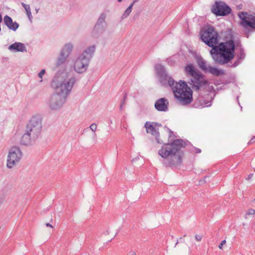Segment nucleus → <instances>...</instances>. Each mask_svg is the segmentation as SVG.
<instances>
[{"mask_svg":"<svg viewBox=\"0 0 255 255\" xmlns=\"http://www.w3.org/2000/svg\"><path fill=\"white\" fill-rule=\"evenodd\" d=\"M202 40L212 48L210 54L214 62L220 65L228 64L235 56L234 41L230 39L218 43V33L213 26H208L201 33Z\"/></svg>","mask_w":255,"mask_h":255,"instance_id":"f257e3e1","label":"nucleus"},{"mask_svg":"<svg viewBox=\"0 0 255 255\" xmlns=\"http://www.w3.org/2000/svg\"><path fill=\"white\" fill-rule=\"evenodd\" d=\"M155 69L160 83L163 86L168 85L171 87L175 97L180 104L187 105L192 102L193 91L186 82L183 81L178 83L176 82L168 75L165 68L161 64H156Z\"/></svg>","mask_w":255,"mask_h":255,"instance_id":"f03ea898","label":"nucleus"},{"mask_svg":"<svg viewBox=\"0 0 255 255\" xmlns=\"http://www.w3.org/2000/svg\"><path fill=\"white\" fill-rule=\"evenodd\" d=\"M187 145V142L181 139H174L170 143L166 144L159 150V154L164 160L162 163L165 167H174L180 165L182 162L183 152L181 150Z\"/></svg>","mask_w":255,"mask_h":255,"instance_id":"7ed1b4c3","label":"nucleus"},{"mask_svg":"<svg viewBox=\"0 0 255 255\" xmlns=\"http://www.w3.org/2000/svg\"><path fill=\"white\" fill-rule=\"evenodd\" d=\"M67 74L65 72H58L53 79L51 86L55 90L58 94H60L66 98L71 92L76 80L74 77L66 79Z\"/></svg>","mask_w":255,"mask_h":255,"instance_id":"20e7f679","label":"nucleus"},{"mask_svg":"<svg viewBox=\"0 0 255 255\" xmlns=\"http://www.w3.org/2000/svg\"><path fill=\"white\" fill-rule=\"evenodd\" d=\"M185 70L187 74L191 76L188 82L191 89L196 92L204 91L208 84L205 76L191 64L186 65Z\"/></svg>","mask_w":255,"mask_h":255,"instance_id":"39448f33","label":"nucleus"},{"mask_svg":"<svg viewBox=\"0 0 255 255\" xmlns=\"http://www.w3.org/2000/svg\"><path fill=\"white\" fill-rule=\"evenodd\" d=\"M95 50L96 46L91 45L86 48L78 56L74 65V70L77 73L82 74L87 70Z\"/></svg>","mask_w":255,"mask_h":255,"instance_id":"423d86ee","label":"nucleus"},{"mask_svg":"<svg viewBox=\"0 0 255 255\" xmlns=\"http://www.w3.org/2000/svg\"><path fill=\"white\" fill-rule=\"evenodd\" d=\"M22 157V152L18 146L9 148L6 160V166L11 169L18 163Z\"/></svg>","mask_w":255,"mask_h":255,"instance_id":"0eeeda50","label":"nucleus"},{"mask_svg":"<svg viewBox=\"0 0 255 255\" xmlns=\"http://www.w3.org/2000/svg\"><path fill=\"white\" fill-rule=\"evenodd\" d=\"M42 125L41 122L36 118H32L26 127V131L33 138L35 139L38 137L41 131Z\"/></svg>","mask_w":255,"mask_h":255,"instance_id":"6e6552de","label":"nucleus"},{"mask_svg":"<svg viewBox=\"0 0 255 255\" xmlns=\"http://www.w3.org/2000/svg\"><path fill=\"white\" fill-rule=\"evenodd\" d=\"M107 15L105 12L101 13L91 33L94 38H98L105 30L107 27L106 18Z\"/></svg>","mask_w":255,"mask_h":255,"instance_id":"1a4fd4ad","label":"nucleus"},{"mask_svg":"<svg viewBox=\"0 0 255 255\" xmlns=\"http://www.w3.org/2000/svg\"><path fill=\"white\" fill-rule=\"evenodd\" d=\"M238 15L242 20L241 24L245 29L255 30V15L248 14L246 12H241Z\"/></svg>","mask_w":255,"mask_h":255,"instance_id":"9d476101","label":"nucleus"},{"mask_svg":"<svg viewBox=\"0 0 255 255\" xmlns=\"http://www.w3.org/2000/svg\"><path fill=\"white\" fill-rule=\"evenodd\" d=\"M197 62L199 67L205 73H209L215 76H219L225 74L223 70L218 69L210 65H207L206 61L201 57L197 58Z\"/></svg>","mask_w":255,"mask_h":255,"instance_id":"9b49d317","label":"nucleus"},{"mask_svg":"<svg viewBox=\"0 0 255 255\" xmlns=\"http://www.w3.org/2000/svg\"><path fill=\"white\" fill-rule=\"evenodd\" d=\"M211 11L217 16H225L230 14L232 9L225 2L218 1L212 5Z\"/></svg>","mask_w":255,"mask_h":255,"instance_id":"f8f14e48","label":"nucleus"},{"mask_svg":"<svg viewBox=\"0 0 255 255\" xmlns=\"http://www.w3.org/2000/svg\"><path fill=\"white\" fill-rule=\"evenodd\" d=\"M66 98L56 93L52 95L49 98L48 105L52 110L61 109L66 101Z\"/></svg>","mask_w":255,"mask_h":255,"instance_id":"ddd939ff","label":"nucleus"},{"mask_svg":"<svg viewBox=\"0 0 255 255\" xmlns=\"http://www.w3.org/2000/svg\"><path fill=\"white\" fill-rule=\"evenodd\" d=\"M198 96L195 99L193 107L195 108H202L204 107H209L211 106V100L208 101L206 100L205 97L202 95V92H197Z\"/></svg>","mask_w":255,"mask_h":255,"instance_id":"4468645a","label":"nucleus"},{"mask_svg":"<svg viewBox=\"0 0 255 255\" xmlns=\"http://www.w3.org/2000/svg\"><path fill=\"white\" fill-rule=\"evenodd\" d=\"M168 106L169 102L166 98L157 99L154 103L155 109L159 112H167Z\"/></svg>","mask_w":255,"mask_h":255,"instance_id":"2eb2a0df","label":"nucleus"},{"mask_svg":"<svg viewBox=\"0 0 255 255\" xmlns=\"http://www.w3.org/2000/svg\"><path fill=\"white\" fill-rule=\"evenodd\" d=\"M144 127L146 128L147 133H150L152 135L155 136L156 140L158 143L162 144L163 143L162 141L159 139L160 134L158 131V128H157L156 127L151 125L150 123L148 122L145 123Z\"/></svg>","mask_w":255,"mask_h":255,"instance_id":"dca6fc26","label":"nucleus"},{"mask_svg":"<svg viewBox=\"0 0 255 255\" xmlns=\"http://www.w3.org/2000/svg\"><path fill=\"white\" fill-rule=\"evenodd\" d=\"M3 21L8 28L13 31H15L19 27V24L16 21L13 22L12 18L7 15L4 16Z\"/></svg>","mask_w":255,"mask_h":255,"instance_id":"f3484780","label":"nucleus"},{"mask_svg":"<svg viewBox=\"0 0 255 255\" xmlns=\"http://www.w3.org/2000/svg\"><path fill=\"white\" fill-rule=\"evenodd\" d=\"M8 50L14 52H26V48L25 45L21 42H15L8 47Z\"/></svg>","mask_w":255,"mask_h":255,"instance_id":"a211bd4d","label":"nucleus"},{"mask_svg":"<svg viewBox=\"0 0 255 255\" xmlns=\"http://www.w3.org/2000/svg\"><path fill=\"white\" fill-rule=\"evenodd\" d=\"M35 140V138H33L32 136L25 131V133L22 136L20 142L23 145H29Z\"/></svg>","mask_w":255,"mask_h":255,"instance_id":"6ab92c4d","label":"nucleus"},{"mask_svg":"<svg viewBox=\"0 0 255 255\" xmlns=\"http://www.w3.org/2000/svg\"><path fill=\"white\" fill-rule=\"evenodd\" d=\"M246 56L244 50L243 48H240L239 53L238 55V58L236 61L232 64L230 66L232 68L236 67L240 63V60L245 58Z\"/></svg>","mask_w":255,"mask_h":255,"instance_id":"aec40b11","label":"nucleus"},{"mask_svg":"<svg viewBox=\"0 0 255 255\" xmlns=\"http://www.w3.org/2000/svg\"><path fill=\"white\" fill-rule=\"evenodd\" d=\"M68 57L64 55L63 52H61L59 57L58 58L56 66L57 67L63 66L65 64L66 61Z\"/></svg>","mask_w":255,"mask_h":255,"instance_id":"412c9836","label":"nucleus"},{"mask_svg":"<svg viewBox=\"0 0 255 255\" xmlns=\"http://www.w3.org/2000/svg\"><path fill=\"white\" fill-rule=\"evenodd\" d=\"M73 48L72 44L69 43L66 44L61 50V52H63L65 55L68 57L72 52Z\"/></svg>","mask_w":255,"mask_h":255,"instance_id":"4be33fe9","label":"nucleus"},{"mask_svg":"<svg viewBox=\"0 0 255 255\" xmlns=\"http://www.w3.org/2000/svg\"><path fill=\"white\" fill-rule=\"evenodd\" d=\"M21 5L23 7L24 9L25 10L26 14H27V15L28 16V18L29 21L30 22H31L32 20V18H33V17L32 16V14H31V9H30V5L29 4H27L24 3V2H22L21 3Z\"/></svg>","mask_w":255,"mask_h":255,"instance_id":"5701e85b","label":"nucleus"},{"mask_svg":"<svg viewBox=\"0 0 255 255\" xmlns=\"http://www.w3.org/2000/svg\"><path fill=\"white\" fill-rule=\"evenodd\" d=\"M133 4H134V3L133 2H132L129 5V6L126 9V10H125V11L124 12V13H123V14L121 16L122 20H123L125 18H127V17L128 16V15H129V14L131 12L132 8V6H133Z\"/></svg>","mask_w":255,"mask_h":255,"instance_id":"b1692460","label":"nucleus"},{"mask_svg":"<svg viewBox=\"0 0 255 255\" xmlns=\"http://www.w3.org/2000/svg\"><path fill=\"white\" fill-rule=\"evenodd\" d=\"M127 94L126 93H125L124 95V97H123V99L121 101V104H120V110H123V107L125 106V105L126 104V101L127 100Z\"/></svg>","mask_w":255,"mask_h":255,"instance_id":"393cba45","label":"nucleus"},{"mask_svg":"<svg viewBox=\"0 0 255 255\" xmlns=\"http://www.w3.org/2000/svg\"><path fill=\"white\" fill-rule=\"evenodd\" d=\"M255 213V210L253 209H250L247 212L246 214L245 218H247V215H254Z\"/></svg>","mask_w":255,"mask_h":255,"instance_id":"a878e982","label":"nucleus"},{"mask_svg":"<svg viewBox=\"0 0 255 255\" xmlns=\"http://www.w3.org/2000/svg\"><path fill=\"white\" fill-rule=\"evenodd\" d=\"M90 128L95 133L97 129V125L96 124H92L90 125Z\"/></svg>","mask_w":255,"mask_h":255,"instance_id":"bb28decb","label":"nucleus"},{"mask_svg":"<svg viewBox=\"0 0 255 255\" xmlns=\"http://www.w3.org/2000/svg\"><path fill=\"white\" fill-rule=\"evenodd\" d=\"M150 124L154 126V127H156L157 128H158V127L162 126L161 124L155 122L150 123Z\"/></svg>","mask_w":255,"mask_h":255,"instance_id":"cd10ccee","label":"nucleus"},{"mask_svg":"<svg viewBox=\"0 0 255 255\" xmlns=\"http://www.w3.org/2000/svg\"><path fill=\"white\" fill-rule=\"evenodd\" d=\"M45 73V70L44 69H42L39 73H38V77L40 78H42V76L44 75V74Z\"/></svg>","mask_w":255,"mask_h":255,"instance_id":"c85d7f7f","label":"nucleus"},{"mask_svg":"<svg viewBox=\"0 0 255 255\" xmlns=\"http://www.w3.org/2000/svg\"><path fill=\"white\" fill-rule=\"evenodd\" d=\"M226 243V241L225 240L222 241L221 242V243H220V245L219 246V248L220 249H222V247L224 245H225Z\"/></svg>","mask_w":255,"mask_h":255,"instance_id":"c756f323","label":"nucleus"},{"mask_svg":"<svg viewBox=\"0 0 255 255\" xmlns=\"http://www.w3.org/2000/svg\"><path fill=\"white\" fill-rule=\"evenodd\" d=\"M195 239H196V241H201V240L202 239V237L201 236L196 235L195 236Z\"/></svg>","mask_w":255,"mask_h":255,"instance_id":"7c9ffc66","label":"nucleus"},{"mask_svg":"<svg viewBox=\"0 0 255 255\" xmlns=\"http://www.w3.org/2000/svg\"><path fill=\"white\" fill-rule=\"evenodd\" d=\"M255 142V136L252 137L250 141L248 142V144H251Z\"/></svg>","mask_w":255,"mask_h":255,"instance_id":"2f4dec72","label":"nucleus"},{"mask_svg":"<svg viewBox=\"0 0 255 255\" xmlns=\"http://www.w3.org/2000/svg\"><path fill=\"white\" fill-rule=\"evenodd\" d=\"M167 129L169 132V137H171L172 136H174L173 132L171 130H170L169 128H167Z\"/></svg>","mask_w":255,"mask_h":255,"instance_id":"473e14b6","label":"nucleus"},{"mask_svg":"<svg viewBox=\"0 0 255 255\" xmlns=\"http://www.w3.org/2000/svg\"><path fill=\"white\" fill-rule=\"evenodd\" d=\"M201 152V150L198 148H195V152L196 153H199Z\"/></svg>","mask_w":255,"mask_h":255,"instance_id":"72a5a7b5","label":"nucleus"},{"mask_svg":"<svg viewBox=\"0 0 255 255\" xmlns=\"http://www.w3.org/2000/svg\"><path fill=\"white\" fill-rule=\"evenodd\" d=\"M253 175V174H250L248 176V178H247V180H250V179H251L252 178V176Z\"/></svg>","mask_w":255,"mask_h":255,"instance_id":"f704fd0d","label":"nucleus"},{"mask_svg":"<svg viewBox=\"0 0 255 255\" xmlns=\"http://www.w3.org/2000/svg\"><path fill=\"white\" fill-rule=\"evenodd\" d=\"M127 255H136V254L134 252L129 253L127 254Z\"/></svg>","mask_w":255,"mask_h":255,"instance_id":"c9c22d12","label":"nucleus"},{"mask_svg":"<svg viewBox=\"0 0 255 255\" xmlns=\"http://www.w3.org/2000/svg\"><path fill=\"white\" fill-rule=\"evenodd\" d=\"M46 226L47 227H51V228H52V226L50 223H46Z\"/></svg>","mask_w":255,"mask_h":255,"instance_id":"e433bc0d","label":"nucleus"},{"mask_svg":"<svg viewBox=\"0 0 255 255\" xmlns=\"http://www.w3.org/2000/svg\"><path fill=\"white\" fill-rule=\"evenodd\" d=\"M139 0H133V3L134 4L135 2H137Z\"/></svg>","mask_w":255,"mask_h":255,"instance_id":"4c0bfd02","label":"nucleus"},{"mask_svg":"<svg viewBox=\"0 0 255 255\" xmlns=\"http://www.w3.org/2000/svg\"><path fill=\"white\" fill-rule=\"evenodd\" d=\"M38 10H39V8H36V9H35V11H36V13H38Z\"/></svg>","mask_w":255,"mask_h":255,"instance_id":"58836bf2","label":"nucleus"},{"mask_svg":"<svg viewBox=\"0 0 255 255\" xmlns=\"http://www.w3.org/2000/svg\"><path fill=\"white\" fill-rule=\"evenodd\" d=\"M118 1L119 2H121V1H122V0H118Z\"/></svg>","mask_w":255,"mask_h":255,"instance_id":"ea45409f","label":"nucleus"},{"mask_svg":"<svg viewBox=\"0 0 255 255\" xmlns=\"http://www.w3.org/2000/svg\"><path fill=\"white\" fill-rule=\"evenodd\" d=\"M206 96H207L208 97H209L208 93H207V95Z\"/></svg>","mask_w":255,"mask_h":255,"instance_id":"a19ab883","label":"nucleus"},{"mask_svg":"<svg viewBox=\"0 0 255 255\" xmlns=\"http://www.w3.org/2000/svg\"><path fill=\"white\" fill-rule=\"evenodd\" d=\"M178 244V242H176V244H175V246H176V245Z\"/></svg>","mask_w":255,"mask_h":255,"instance_id":"79ce46f5","label":"nucleus"}]
</instances>
